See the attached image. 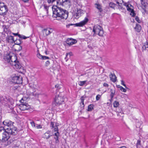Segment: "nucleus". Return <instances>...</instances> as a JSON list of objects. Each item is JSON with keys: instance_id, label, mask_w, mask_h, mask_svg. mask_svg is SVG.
I'll return each instance as SVG.
<instances>
[{"instance_id": "6e6d98bb", "label": "nucleus", "mask_w": 148, "mask_h": 148, "mask_svg": "<svg viewBox=\"0 0 148 148\" xmlns=\"http://www.w3.org/2000/svg\"><path fill=\"white\" fill-rule=\"evenodd\" d=\"M24 101L23 100V98L21 99L20 100V102L22 103L21 104H24Z\"/></svg>"}, {"instance_id": "052dcab7", "label": "nucleus", "mask_w": 148, "mask_h": 148, "mask_svg": "<svg viewBox=\"0 0 148 148\" xmlns=\"http://www.w3.org/2000/svg\"><path fill=\"white\" fill-rule=\"evenodd\" d=\"M19 48L18 50L19 51L22 49V47L21 46H19Z\"/></svg>"}, {"instance_id": "7c9ffc66", "label": "nucleus", "mask_w": 148, "mask_h": 148, "mask_svg": "<svg viewBox=\"0 0 148 148\" xmlns=\"http://www.w3.org/2000/svg\"><path fill=\"white\" fill-rule=\"evenodd\" d=\"M93 109V105L90 104L88 106V111H91Z\"/></svg>"}, {"instance_id": "f3484780", "label": "nucleus", "mask_w": 148, "mask_h": 148, "mask_svg": "<svg viewBox=\"0 0 148 148\" xmlns=\"http://www.w3.org/2000/svg\"><path fill=\"white\" fill-rule=\"evenodd\" d=\"M37 56L39 58L41 59L48 60L49 59V57L42 56L39 53H38L37 54Z\"/></svg>"}, {"instance_id": "2f4dec72", "label": "nucleus", "mask_w": 148, "mask_h": 148, "mask_svg": "<svg viewBox=\"0 0 148 148\" xmlns=\"http://www.w3.org/2000/svg\"><path fill=\"white\" fill-rule=\"evenodd\" d=\"M118 88H119L122 91L124 92H126V90L122 86L120 85L118 86Z\"/></svg>"}, {"instance_id": "a878e982", "label": "nucleus", "mask_w": 148, "mask_h": 148, "mask_svg": "<svg viewBox=\"0 0 148 148\" xmlns=\"http://www.w3.org/2000/svg\"><path fill=\"white\" fill-rule=\"evenodd\" d=\"M20 38H19V39H16V40L14 41L15 44L20 45L22 42Z\"/></svg>"}, {"instance_id": "20e7f679", "label": "nucleus", "mask_w": 148, "mask_h": 148, "mask_svg": "<svg viewBox=\"0 0 148 148\" xmlns=\"http://www.w3.org/2000/svg\"><path fill=\"white\" fill-rule=\"evenodd\" d=\"M1 123L3 124V125L7 126L8 127L7 129H9V128H10L11 131L13 130H15L17 132H18V131L17 128L13 125L14 122L6 120L4 121Z\"/></svg>"}, {"instance_id": "c85d7f7f", "label": "nucleus", "mask_w": 148, "mask_h": 148, "mask_svg": "<svg viewBox=\"0 0 148 148\" xmlns=\"http://www.w3.org/2000/svg\"><path fill=\"white\" fill-rule=\"evenodd\" d=\"M87 81H79V85L81 86H83L86 84Z\"/></svg>"}, {"instance_id": "e2e57ef3", "label": "nucleus", "mask_w": 148, "mask_h": 148, "mask_svg": "<svg viewBox=\"0 0 148 148\" xmlns=\"http://www.w3.org/2000/svg\"><path fill=\"white\" fill-rule=\"evenodd\" d=\"M122 4L121 3H120V4H119V5H118V6H119V7H122Z\"/></svg>"}, {"instance_id": "f03ea898", "label": "nucleus", "mask_w": 148, "mask_h": 148, "mask_svg": "<svg viewBox=\"0 0 148 148\" xmlns=\"http://www.w3.org/2000/svg\"><path fill=\"white\" fill-rule=\"evenodd\" d=\"M15 130H11V129H6L5 131L2 134V138L1 139L2 142H5L7 141L10 137V135H16L17 132Z\"/></svg>"}, {"instance_id": "de8ad7c7", "label": "nucleus", "mask_w": 148, "mask_h": 148, "mask_svg": "<svg viewBox=\"0 0 148 148\" xmlns=\"http://www.w3.org/2000/svg\"><path fill=\"white\" fill-rule=\"evenodd\" d=\"M103 86L104 87H108L109 86V85L108 84H107L106 83H104L103 84Z\"/></svg>"}, {"instance_id": "bb28decb", "label": "nucleus", "mask_w": 148, "mask_h": 148, "mask_svg": "<svg viewBox=\"0 0 148 148\" xmlns=\"http://www.w3.org/2000/svg\"><path fill=\"white\" fill-rule=\"evenodd\" d=\"M57 5L59 6V5H63L64 0H56Z\"/></svg>"}, {"instance_id": "ddd939ff", "label": "nucleus", "mask_w": 148, "mask_h": 148, "mask_svg": "<svg viewBox=\"0 0 148 148\" xmlns=\"http://www.w3.org/2000/svg\"><path fill=\"white\" fill-rule=\"evenodd\" d=\"M77 42V41L72 38H68L66 41V42L69 46H71L73 45L76 43Z\"/></svg>"}, {"instance_id": "f704fd0d", "label": "nucleus", "mask_w": 148, "mask_h": 148, "mask_svg": "<svg viewBox=\"0 0 148 148\" xmlns=\"http://www.w3.org/2000/svg\"><path fill=\"white\" fill-rule=\"evenodd\" d=\"M140 140H138L137 141V143L136 144V146L137 148L140 147L141 146V144H140Z\"/></svg>"}, {"instance_id": "393cba45", "label": "nucleus", "mask_w": 148, "mask_h": 148, "mask_svg": "<svg viewBox=\"0 0 148 148\" xmlns=\"http://www.w3.org/2000/svg\"><path fill=\"white\" fill-rule=\"evenodd\" d=\"M136 31L138 32H139L141 29L140 25L138 24H136V27H134Z\"/></svg>"}, {"instance_id": "7ed1b4c3", "label": "nucleus", "mask_w": 148, "mask_h": 148, "mask_svg": "<svg viewBox=\"0 0 148 148\" xmlns=\"http://www.w3.org/2000/svg\"><path fill=\"white\" fill-rule=\"evenodd\" d=\"M92 31L94 32V34H97L100 36H102L103 34V31L102 27L98 25H95L93 27Z\"/></svg>"}, {"instance_id": "4c0bfd02", "label": "nucleus", "mask_w": 148, "mask_h": 148, "mask_svg": "<svg viewBox=\"0 0 148 148\" xmlns=\"http://www.w3.org/2000/svg\"><path fill=\"white\" fill-rule=\"evenodd\" d=\"M54 124L53 122H51L50 124V127L51 128V129H52L54 127H55Z\"/></svg>"}, {"instance_id": "4be33fe9", "label": "nucleus", "mask_w": 148, "mask_h": 148, "mask_svg": "<svg viewBox=\"0 0 148 148\" xmlns=\"http://www.w3.org/2000/svg\"><path fill=\"white\" fill-rule=\"evenodd\" d=\"M84 96H82L80 98L81 102L80 103V106L82 108V109L84 108Z\"/></svg>"}, {"instance_id": "72a5a7b5", "label": "nucleus", "mask_w": 148, "mask_h": 148, "mask_svg": "<svg viewBox=\"0 0 148 148\" xmlns=\"http://www.w3.org/2000/svg\"><path fill=\"white\" fill-rule=\"evenodd\" d=\"M2 27L4 32H7L9 28V26H8L3 25V26Z\"/></svg>"}, {"instance_id": "1a4fd4ad", "label": "nucleus", "mask_w": 148, "mask_h": 148, "mask_svg": "<svg viewBox=\"0 0 148 148\" xmlns=\"http://www.w3.org/2000/svg\"><path fill=\"white\" fill-rule=\"evenodd\" d=\"M88 21L89 19L87 17H86L83 21H82L79 23H76L74 25L77 27H82L86 25L88 23Z\"/></svg>"}, {"instance_id": "3c124183", "label": "nucleus", "mask_w": 148, "mask_h": 148, "mask_svg": "<svg viewBox=\"0 0 148 148\" xmlns=\"http://www.w3.org/2000/svg\"><path fill=\"white\" fill-rule=\"evenodd\" d=\"M69 54L70 56H71L72 55V53L70 52L69 53H66V57L65 58V59H66V57H67V56H68V55Z\"/></svg>"}, {"instance_id": "79ce46f5", "label": "nucleus", "mask_w": 148, "mask_h": 148, "mask_svg": "<svg viewBox=\"0 0 148 148\" xmlns=\"http://www.w3.org/2000/svg\"><path fill=\"white\" fill-rule=\"evenodd\" d=\"M10 39L12 40L13 41H14V38H13V37L12 36H9L8 38V41L9 42V40H10Z\"/></svg>"}, {"instance_id": "423d86ee", "label": "nucleus", "mask_w": 148, "mask_h": 148, "mask_svg": "<svg viewBox=\"0 0 148 148\" xmlns=\"http://www.w3.org/2000/svg\"><path fill=\"white\" fill-rule=\"evenodd\" d=\"M8 8L3 3H0V15L4 16L6 14L8 11Z\"/></svg>"}, {"instance_id": "e433bc0d", "label": "nucleus", "mask_w": 148, "mask_h": 148, "mask_svg": "<svg viewBox=\"0 0 148 148\" xmlns=\"http://www.w3.org/2000/svg\"><path fill=\"white\" fill-rule=\"evenodd\" d=\"M142 124V123L141 122H138L136 124V126L137 127L139 128L140 127Z\"/></svg>"}, {"instance_id": "09e8293b", "label": "nucleus", "mask_w": 148, "mask_h": 148, "mask_svg": "<svg viewBox=\"0 0 148 148\" xmlns=\"http://www.w3.org/2000/svg\"><path fill=\"white\" fill-rule=\"evenodd\" d=\"M30 124H31L32 126L33 127H34L35 126V124L34 121H31L30 122Z\"/></svg>"}, {"instance_id": "6ab92c4d", "label": "nucleus", "mask_w": 148, "mask_h": 148, "mask_svg": "<svg viewBox=\"0 0 148 148\" xmlns=\"http://www.w3.org/2000/svg\"><path fill=\"white\" fill-rule=\"evenodd\" d=\"M110 75L111 80L114 82H116V77L115 75L111 73Z\"/></svg>"}, {"instance_id": "f8f14e48", "label": "nucleus", "mask_w": 148, "mask_h": 148, "mask_svg": "<svg viewBox=\"0 0 148 148\" xmlns=\"http://www.w3.org/2000/svg\"><path fill=\"white\" fill-rule=\"evenodd\" d=\"M53 30L51 28H46L43 29L42 30V32L43 33V36L45 37L49 35L53 32Z\"/></svg>"}, {"instance_id": "4468645a", "label": "nucleus", "mask_w": 148, "mask_h": 148, "mask_svg": "<svg viewBox=\"0 0 148 148\" xmlns=\"http://www.w3.org/2000/svg\"><path fill=\"white\" fill-rule=\"evenodd\" d=\"M12 66H15L17 69H22L23 68V67L21 66L18 61H17L16 62H13Z\"/></svg>"}, {"instance_id": "5fc2aeb1", "label": "nucleus", "mask_w": 148, "mask_h": 148, "mask_svg": "<svg viewBox=\"0 0 148 148\" xmlns=\"http://www.w3.org/2000/svg\"><path fill=\"white\" fill-rule=\"evenodd\" d=\"M36 127H37V128L38 129L41 128H42V126L41 125H38V126H36Z\"/></svg>"}, {"instance_id": "5701e85b", "label": "nucleus", "mask_w": 148, "mask_h": 148, "mask_svg": "<svg viewBox=\"0 0 148 148\" xmlns=\"http://www.w3.org/2000/svg\"><path fill=\"white\" fill-rule=\"evenodd\" d=\"M16 57L15 56H12L11 60H10V62L9 63L11 65H12L13 63L14 62H16L17 60H16Z\"/></svg>"}, {"instance_id": "2eb2a0df", "label": "nucleus", "mask_w": 148, "mask_h": 148, "mask_svg": "<svg viewBox=\"0 0 148 148\" xmlns=\"http://www.w3.org/2000/svg\"><path fill=\"white\" fill-rule=\"evenodd\" d=\"M27 104H21L19 105L20 109L21 110H27L29 108Z\"/></svg>"}, {"instance_id": "a18cd8bd", "label": "nucleus", "mask_w": 148, "mask_h": 148, "mask_svg": "<svg viewBox=\"0 0 148 148\" xmlns=\"http://www.w3.org/2000/svg\"><path fill=\"white\" fill-rule=\"evenodd\" d=\"M50 61L49 60H47L45 63V65L46 66H47L50 64Z\"/></svg>"}, {"instance_id": "58836bf2", "label": "nucleus", "mask_w": 148, "mask_h": 148, "mask_svg": "<svg viewBox=\"0 0 148 148\" xmlns=\"http://www.w3.org/2000/svg\"><path fill=\"white\" fill-rule=\"evenodd\" d=\"M130 6H130V5H129V6H128V7H127V10L128 11L131 12V11H133V10L132 9L130 8Z\"/></svg>"}, {"instance_id": "473e14b6", "label": "nucleus", "mask_w": 148, "mask_h": 148, "mask_svg": "<svg viewBox=\"0 0 148 148\" xmlns=\"http://www.w3.org/2000/svg\"><path fill=\"white\" fill-rule=\"evenodd\" d=\"M114 107L115 108H117L119 106V102L116 101H114L113 103Z\"/></svg>"}, {"instance_id": "bf43d9fd", "label": "nucleus", "mask_w": 148, "mask_h": 148, "mask_svg": "<svg viewBox=\"0 0 148 148\" xmlns=\"http://www.w3.org/2000/svg\"><path fill=\"white\" fill-rule=\"evenodd\" d=\"M146 48V47L145 46V45L143 46L142 47V49L144 50H145Z\"/></svg>"}, {"instance_id": "a211bd4d", "label": "nucleus", "mask_w": 148, "mask_h": 148, "mask_svg": "<svg viewBox=\"0 0 148 148\" xmlns=\"http://www.w3.org/2000/svg\"><path fill=\"white\" fill-rule=\"evenodd\" d=\"M83 11L81 9L77 10V12L75 14L76 17L79 18V16H81L82 14L83 13Z\"/></svg>"}, {"instance_id": "69168bd1", "label": "nucleus", "mask_w": 148, "mask_h": 148, "mask_svg": "<svg viewBox=\"0 0 148 148\" xmlns=\"http://www.w3.org/2000/svg\"><path fill=\"white\" fill-rule=\"evenodd\" d=\"M24 2H27V1H28L29 0H22Z\"/></svg>"}, {"instance_id": "338daca9", "label": "nucleus", "mask_w": 148, "mask_h": 148, "mask_svg": "<svg viewBox=\"0 0 148 148\" xmlns=\"http://www.w3.org/2000/svg\"><path fill=\"white\" fill-rule=\"evenodd\" d=\"M120 148H127L125 146H123L120 147Z\"/></svg>"}, {"instance_id": "aec40b11", "label": "nucleus", "mask_w": 148, "mask_h": 148, "mask_svg": "<svg viewBox=\"0 0 148 148\" xmlns=\"http://www.w3.org/2000/svg\"><path fill=\"white\" fill-rule=\"evenodd\" d=\"M95 7L99 11L101 12L103 11L102 5L99 3H95Z\"/></svg>"}, {"instance_id": "680f3d73", "label": "nucleus", "mask_w": 148, "mask_h": 148, "mask_svg": "<svg viewBox=\"0 0 148 148\" xmlns=\"http://www.w3.org/2000/svg\"><path fill=\"white\" fill-rule=\"evenodd\" d=\"M119 9H121V10H123V9H124V8L122 7H119Z\"/></svg>"}, {"instance_id": "9b49d317", "label": "nucleus", "mask_w": 148, "mask_h": 148, "mask_svg": "<svg viewBox=\"0 0 148 148\" xmlns=\"http://www.w3.org/2000/svg\"><path fill=\"white\" fill-rule=\"evenodd\" d=\"M54 130H53L55 132H56V133H55L54 136L55 137L54 138L55 139V142L56 143H58L59 142V140H58V137L60 136V134L59 132V130H58V127L56 125L55 127L53 128Z\"/></svg>"}, {"instance_id": "b1692460", "label": "nucleus", "mask_w": 148, "mask_h": 148, "mask_svg": "<svg viewBox=\"0 0 148 148\" xmlns=\"http://www.w3.org/2000/svg\"><path fill=\"white\" fill-rule=\"evenodd\" d=\"M2 124L1 123H0V134H2L6 130Z\"/></svg>"}, {"instance_id": "49530a36", "label": "nucleus", "mask_w": 148, "mask_h": 148, "mask_svg": "<svg viewBox=\"0 0 148 148\" xmlns=\"http://www.w3.org/2000/svg\"><path fill=\"white\" fill-rule=\"evenodd\" d=\"M124 81L122 80L121 81V84L122 85L124 86L125 87V88H126V85L124 84Z\"/></svg>"}, {"instance_id": "6e6552de", "label": "nucleus", "mask_w": 148, "mask_h": 148, "mask_svg": "<svg viewBox=\"0 0 148 148\" xmlns=\"http://www.w3.org/2000/svg\"><path fill=\"white\" fill-rule=\"evenodd\" d=\"M64 102L63 97L60 95H58L56 96L54 99V103L55 105H59L62 104Z\"/></svg>"}, {"instance_id": "c9c22d12", "label": "nucleus", "mask_w": 148, "mask_h": 148, "mask_svg": "<svg viewBox=\"0 0 148 148\" xmlns=\"http://www.w3.org/2000/svg\"><path fill=\"white\" fill-rule=\"evenodd\" d=\"M112 89H111L110 91L111 92V94H110V98H113L114 96V94H115V92H113L112 91Z\"/></svg>"}, {"instance_id": "dca6fc26", "label": "nucleus", "mask_w": 148, "mask_h": 148, "mask_svg": "<svg viewBox=\"0 0 148 148\" xmlns=\"http://www.w3.org/2000/svg\"><path fill=\"white\" fill-rule=\"evenodd\" d=\"M12 56H10V54H8L4 56V59L6 61L9 63V62H10V60H11Z\"/></svg>"}, {"instance_id": "f257e3e1", "label": "nucleus", "mask_w": 148, "mask_h": 148, "mask_svg": "<svg viewBox=\"0 0 148 148\" xmlns=\"http://www.w3.org/2000/svg\"><path fill=\"white\" fill-rule=\"evenodd\" d=\"M53 16L59 17L61 19H66L68 16L69 12L58 5H54L52 8Z\"/></svg>"}, {"instance_id": "13d9d810", "label": "nucleus", "mask_w": 148, "mask_h": 148, "mask_svg": "<svg viewBox=\"0 0 148 148\" xmlns=\"http://www.w3.org/2000/svg\"><path fill=\"white\" fill-rule=\"evenodd\" d=\"M36 94L34 92V93L32 92V93H31V94L30 95H33V96H36Z\"/></svg>"}, {"instance_id": "cd10ccee", "label": "nucleus", "mask_w": 148, "mask_h": 148, "mask_svg": "<svg viewBox=\"0 0 148 148\" xmlns=\"http://www.w3.org/2000/svg\"><path fill=\"white\" fill-rule=\"evenodd\" d=\"M116 5V4L112 2H110L109 3V7L114 9H115V7Z\"/></svg>"}, {"instance_id": "603ef678", "label": "nucleus", "mask_w": 148, "mask_h": 148, "mask_svg": "<svg viewBox=\"0 0 148 148\" xmlns=\"http://www.w3.org/2000/svg\"><path fill=\"white\" fill-rule=\"evenodd\" d=\"M44 8L47 10V11L48 9V7L45 5H44Z\"/></svg>"}, {"instance_id": "ea45409f", "label": "nucleus", "mask_w": 148, "mask_h": 148, "mask_svg": "<svg viewBox=\"0 0 148 148\" xmlns=\"http://www.w3.org/2000/svg\"><path fill=\"white\" fill-rule=\"evenodd\" d=\"M101 95H97L96 96V100L97 101H98L100 98Z\"/></svg>"}, {"instance_id": "412c9836", "label": "nucleus", "mask_w": 148, "mask_h": 148, "mask_svg": "<svg viewBox=\"0 0 148 148\" xmlns=\"http://www.w3.org/2000/svg\"><path fill=\"white\" fill-rule=\"evenodd\" d=\"M50 131L49 130L47 131V132L44 134V138H46V139L49 138L51 136V135H50Z\"/></svg>"}, {"instance_id": "9d476101", "label": "nucleus", "mask_w": 148, "mask_h": 148, "mask_svg": "<svg viewBox=\"0 0 148 148\" xmlns=\"http://www.w3.org/2000/svg\"><path fill=\"white\" fill-rule=\"evenodd\" d=\"M12 99L9 97H0V102L3 105L8 103L9 102L11 101Z\"/></svg>"}, {"instance_id": "37998d69", "label": "nucleus", "mask_w": 148, "mask_h": 148, "mask_svg": "<svg viewBox=\"0 0 148 148\" xmlns=\"http://www.w3.org/2000/svg\"><path fill=\"white\" fill-rule=\"evenodd\" d=\"M13 34L15 36H18L19 38H21V36L20 34H18V33H13Z\"/></svg>"}, {"instance_id": "0eeeda50", "label": "nucleus", "mask_w": 148, "mask_h": 148, "mask_svg": "<svg viewBox=\"0 0 148 148\" xmlns=\"http://www.w3.org/2000/svg\"><path fill=\"white\" fill-rule=\"evenodd\" d=\"M12 82L15 84H21L23 82L22 77L20 75H15L12 77Z\"/></svg>"}, {"instance_id": "c756f323", "label": "nucleus", "mask_w": 148, "mask_h": 148, "mask_svg": "<svg viewBox=\"0 0 148 148\" xmlns=\"http://www.w3.org/2000/svg\"><path fill=\"white\" fill-rule=\"evenodd\" d=\"M71 2L70 0H64L62 6H65L70 3Z\"/></svg>"}, {"instance_id": "4d7b16f0", "label": "nucleus", "mask_w": 148, "mask_h": 148, "mask_svg": "<svg viewBox=\"0 0 148 148\" xmlns=\"http://www.w3.org/2000/svg\"><path fill=\"white\" fill-rule=\"evenodd\" d=\"M145 45L146 48H148V42H146V43L145 44Z\"/></svg>"}, {"instance_id": "8fccbe9b", "label": "nucleus", "mask_w": 148, "mask_h": 148, "mask_svg": "<svg viewBox=\"0 0 148 148\" xmlns=\"http://www.w3.org/2000/svg\"><path fill=\"white\" fill-rule=\"evenodd\" d=\"M21 37H22L21 38H20L21 39H26L27 38H29V37H27L24 36H21Z\"/></svg>"}, {"instance_id": "774afa93", "label": "nucleus", "mask_w": 148, "mask_h": 148, "mask_svg": "<svg viewBox=\"0 0 148 148\" xmlns=\"http://www.w3.org/2000/svg\"><path fill=\"white\" fill-rule=\"evenodd\" d=\"M116 3L118 5H119V4H120V3L118 1H116Z\"/></svg>"}, {"instance_id": "0e129e2a", "label": "nucleus", "mask_w": 148, "mask_h": 148, "mask_svg": "<svg viewBox=\"0 0 148 148\" xmlns=\"http://www.w3.org/2000/svg\"><path fill=\"white\" fill-rule=\"evenodd\" d=\"M113 98H111L110 99V101L111 102H112V101H113Z\"/></svg>"}, {"instance_id": "864d4df0", "label": "nucleus", "mask_w": 148, "mask_h": 148, "mask_svg": "<svg viewBox=\"0 0 148 148\" xmlns=\"http://www.w3.org/2000/svg\"><path fill=\"white\" fill-rule=\"evenodd\" d=\"M56 88H58V89H60V86L59 84H57L55 86Z\"/></svg>"}, {"instance_id": "39448f33", "label": "nucleus", "mask_w": 148, "mask_h": 148, "mask_svg": "<svg viewBox=\"0 0 148 148\" xmlns=\"http://www.w3.org/2000/svg\"><path fill=\"white\" fill-rule=\"evenodd\" d=\"M141 4V11L143 14L147 13L148 9V4L147 3V0H140Z\"/></svg>"}, {"instance_id": "c03bdc74", "label": "nucleus", "mask_w": 148, "mask_h": 148, "mask_svg": "<svg viewBox=\"0 0 148 148\" xmlns=\"http://www.w3.org/2000/svg\"><path fill=\"white\" fill-rule=\"evenodd\" d=\"M130 15L133 17H134L135 16L136 14L134 12V11H131L130 13Z\"/></svg>"}, {"instance_id": "a19ab883", "label": "nucleus", "mask_w": 148, "mask_h": 148, "mask_svg": "<svg viewBox=\"0 0 148 148\" xmlns=\"http://www.w3.org/2000/svg\"><path fill=\"white\" fill-rule=\"evenodd\" d=\"M135 19L138 23H140V21L139 19V18L138 16H136L135 18Z\"/></svg>"}]
</instances>
